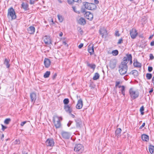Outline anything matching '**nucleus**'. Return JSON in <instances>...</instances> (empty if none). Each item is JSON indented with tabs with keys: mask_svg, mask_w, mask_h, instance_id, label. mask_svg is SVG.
<instances>
[{
	"mask_svg": "<svg viewBox=\"0 0 154 154\" xmlns=\"http://www.w3.org/2000/svg\"><path fill=\"white\" fill-rule=\"evenodd\" d=\"M132 56L131 54H127L126 57H124L122 61L123 62H125L126 63V65H127V63L128 61H130V64H132Z\"/></svg>",
	"mask_w": 154,
	"mask_h": 154,
	"instance_id": "0eeeda50",
	"label": "nucleus"
},
{
	"mask_svg": "<svg viewBox=\"0 0 154 154\" xmlns=\"http://www.w3.org/2000/svg\"><path fill=\"white\" fill-rule=\"evenodd\" d=\"M35 30V27L32 26L29 27L27 29L28 32L30 34H33Z\"/></svg>",
	"mask_w": 154,
	"mask_h": 154,
	"instance_id": "6ab92c4d",
	"label": "nucleus"
},
{
	"mask_svg": "<svg viewBox=\"0 0 154 154\" xmlns=\"http://www.w3.org/2000/svg\"><path fill=\"white\" fill-rule=\"evenodd\" d=\"M129 93L131 98L133 100L137 98L139 95V92L133 88H131L129 89Z\"/></svg>",
	"mask_w": 154,
	"mask_h": 154,
	"instance_id": "f03ea898",
	"label": "nucleus"
},
{
	"mask_svg": "<svg viewBox=\"0 0 154 154\" xmlns=\"http://www.w3.org/2000/svg\"><path fill=\"white\" fill-rule=\"evenodd\" d=\"M122 130L120 128H117L115 131V135L117 138H119L121 136V133Z\"/></svg>",
	"mask_w": 154,
	"mask_h": 154,
	"instance_id": "412c9836",
	"label": "nucleus"
},
{
	"mask_svg": "<svg viewBox=\"0 0 154 154\" xmlns=\"http://www.w3.org/2000/svg\"><path fill=\"white\" fill-rule=\"evenodd\" d=\"M8 18L11 17L12 20L15 19L16 18L14 10L12 7L10 8L8 10Z\"/></svg>",
	"mask_w": 154,
	"mask_h": 154,
	"instance_id": "20e7f679",
	"label": "nucleus"
},
{
	"mask_svg": "<svg viewBox=\"0 0 154 154\" xmlns=\"http://www.w3.org/2000/svg\"><path fill=\"white\" fill-rule=\"evenodd\" d=\"M57 76V74L56 73L53 76L52 79H54Z\"/></svg>",
	"mask_w": 154,
	"mask_h": 154,
	"instance_id": "6e6d98bb",
	"label": "nucleus"
},
{
	"mask_svg": "<svg viewBox=\"0 0 154 154\" xmlns=\"http://www.w3.org/2000/svg\"><path fill=\"white\" fill-rule=\"evenodd\" d=\"M72 122L71 121H69L67 124V126L68 127H69L70 125H72Z\"/></svg>",
	"mask_w": 154,
	"mask_h": 154,
	"instance_id": "3c124183",
	"label": "nucleus"
},
{
	"mask_svg": "<svg viewBox=\"0 0 154 154\" xmlns=\"http://www.w3.org/2000/svg\"><path fill=\"white\" fill-rule=\"evenodd\" d=\"M64 108L65 111L69 113H71L72 112V108L69 105H65Z\"/></svg>",
	"mask_w": 154,
	"mask_h": 154,
	"instance_id": "aec40b11",
	"label": "nucleus"
},
{
	"mask_svg": "<svg viewBox=\"0 0 154 154\" xmlns=\"http://www.w3.org/2000/svg\"><path fill=\"white\" fill-rule=\"evenodd\" d=\"M81 11L82 12L84 13V12H85V8H82L81 9Z\"/></svg>",
	"mask_w": 154,
	"mask_h": 154,
	"instance_id": "5fc2aeb1",
	"label": "nucleus"
},
{
	"mask_svg": "<svg viewBox=\"0 0 154 154\" xmlns=\"http://www.w3.org/2000/svg\"><path fill=\"white\" fill-rule=\"evenodd\" d=\"M75 126H73L72 127V128H80L81 127V126L82 125V122L80 119H78L75 120Z\"/></svg>",
	"mask_w": 154,
	"mask_h": 154,
	"instance_id": "ddd939ff",
	"label": "nucleus"
},
{
	"mask_svg": "<svg viewBox=\"0 0 154 154\" xmlns=\"http://www.w3.org/2000/svg\"><path fill=\"white\" fill-rule=\"evenodd\" d=\"M130 34L131 37L133 38H135L137 35V32L136 30L135 29H132L130 31Z\"/></svg>",
	"mask_w": 154,
	"mask_h": 154,
	"instance_id": "9b49d317",
	"label": "nucleus"
},
{
	"mask_svg": "<svg viewBox=\"0 0 154 154\" xmlns=\"http://www.w3.org/2000/svg\"><path fill=\"white\" fill-rule=\"evenodd\" d=\"M63 44L65 45H67V46H68V45L65 41L63 42Z\"/></svg>",
	"mask_w": 154,
	"mask_h": 154,
	"instance_id": "680f3d73",
	"label": "nucleus"
},
{
	"mask_svg": "<svg viewBox=\"0 0 154 154\" xmlns=\"http://www.w3.org/2000/svg\"><path fill=\"white\" fill-rule=\"evenodd\" d=\"M44 63L45 67L48 68L50 65L51 62L49 59L46 58L44 60Z\"/></svg>",
	"mask_w": 154,
	"mask_h": 154,
	"instance_id": "5701e85b",
	"label": "nucleus"
},
{
	"mask_svg": "<svg viewBox=\"0 0 154 154\" xmlns=\"http://www.w3.org/2000/svg\"><path fill=\"white\" fill-rule=\"evenodd\" d=\"M26 122V121H24L23 122H22L20 124V125L21 126H23L25 124Z\"/></svg>",
	"mask_w": 154,
	"mask_h": 154,
	"instance_id": "de8ad7c7",
	"label": "nucleus"
},
{
	"mask_svg": "<svg viewBox=\"0 0 154 154\" xmlns=\"http://www.w3.org/2000/svg\"><path fill=\"white\" fill-rule=\"evenodd\" d=\"M145 123H143L142 125L140 127L139 129H141L143 127L145 126Z\"/></svg>",
	"mask_w": 154,
	"mask_h": 154,
	"instance_id": "09e8293b",
	"label": "nucleus"
},
{
	"mask_svg": "<svg viewBox=\"0 0 154 154\" xmlns=\"http://www.w3.org/2000/svg\"><path fill=\"white\" fill-rule=\"evenodd\" d=\"M21 5V8L23 9L25 11L29 10V5L27 3L23 2Z\"/></svg>",
	"mask_w": 154,
	"mask_h": 154,
	"instance_id": "a211bd4d",
	"label": "nucleus"
},
{
	"mask_svg": "<svg viewBox=\"0 0 154 154\" xmlns=\"http://www.w3.org/2000/svg\"><path fill=\"white\" fill-rule=\"evenodd\" d=\"M123 42V40L122 38H121L119 39L118 42H117V44H120L122 43V42Z\"/></svg>",
	"mask_w": 154,
	"mask_h": 154,
	"instance_id": "79ce46f5",
	"label": "nucleus"
},
{
	"mask_svg": "<svg viewBox=\"0 0 154 154\" xmlns=\"http://www.w3.org/2000/svg\"><path fill=\"white\" fill-rule=\"evenodd\" d=\"M88 51L90 54L91 55L93 54L94 53V46L92 45L91 46L89 45L88 48Z\"/></svg>",
	"mask_w": 154,
	"mask_h": 154,
	"instance_id": "b1692460",
	"label": "nucleus"
},
{
	"mask_svg": "<svg viewBox=\"0 0 154 154\" xmlns=\"http://www.w3.org/2000/svg\"><path fill=\"white\" fill-rule=\"evenodd\" d=\"M116 61L114 59L112 60H110L109 63V67L111 69H114L116 66Z\"/></svg>",
	"mask_w": 154,
	"mask_h": 154,
	"instance_id": "2eb2a0df",
	"label": "nucleus"
},
{
	"mask_svg": "<svg viewBox=\"0 0 154 154\" xmlns=\"http://www.w3.org/2000/svg\"><path fill=\"white\" fill-rule=\"evenodd\" d=\"M94 2L96 4H98L99 3L98 1L97 0H94Z\"/></svg>",
	"mask_w": 154,
	"mask_h": 154,
	"instance_id": "13d9d810",
	"label": "nucleus"
},
{
	"mask_svg": "<svg viewBox=\"0 0 154 154\" xmlns=\"http://www.w3.org/2000/svg\"><path fill=\"white\" fill-rule=\"evenodd\" d=\"M87 64L88 66L90 67L91 69H92L94 70L96 67V65L94 64H91L89 63L88 62L87 63Z\"/></svg>",
	"mask_w": 154,
	"mask_h": 154,
	"instance_id": "c756f323",
	"label": "nucleus"
},
{
	"mask_svg": "<svg viewBox=\"0 0 154 154\" xmlns=\"http://www.w3.org/2000/svg\"><path fill=\"white\" fill-rule=\"evenodd\" d=\"M69 101V99L68 98L65 99L63 101L64 103L66 105L68 103Z\"/></svg>",
	"mask_w": 154,
	"mask_h": 154,
	"instance_id": "58836bf2",
	"label": "nucleus"
},
{
	"mask_svg": "<svg viewBox=\"0 0 154 154\" xmlns=\"http://www.w3.org/2000/svg\"><path fill=\"white\" fill-rule=\"evenodd\" d=\"M120 83V82L119 81H116V82L115 87H118L119 86V85Z\"/></svg>",
	"mask_w": 154,
	"mask_h": 154,
	"instance_id": "a19ab883",
	"label": "nucleus"
},
{
	"mask_svg": "<svg viewBox=\"0 0 154 154\" xmlns=\"http://www.w3.org/2000/svg\"><path fill=\"white\" fill-rule=\"evenodd\" d=\"M43 39L45 43L47 45L52 44L51 38L50 36L45 35L43 37Z\"/></svg>",
	"mask_w": 154,
	"mask_h": 154,
	"instance_id": "1a4fd4ad",
	"label": "nucleus"
},
{
	"mask_svg": "<svg viewBox=\"0 0 154 154\" xmlns=\"http://www.w3.org/2000/svg\"><path fill=\"white\" fill-rule=\"evenodd\" d=\"M11 121V119L10 118H7L6 119L4 122L5 124L8 125L9 124Z\"/></svg>",
	"mask_w": 154,
	"mask_h": 154,
	"instance_id": "f704fd0d",
	"label": "nucleus"
},
{
	"mask_svg": "<svg viewBox=\"0 0 154 154\" xmlns=\"http://www.w3.org/2000/svg\"><path fill=\"white\" fill-rule=\"evenodd\" d=\"M150 59L151 60H153L154 59V57L152 54H150L149 55Z\"/></svg>",
	"mask_w": 154,
	"mask_h": 154,
	"instance_id": "a18cd8bd",
	"label": "nucleus"
},
{
	"mask_svg": "<svg viewBox=\"0 0 154 154\" xmlns=\"http://www.w3.org/2000/svg\"><path fill=\"white\" fill-rule=\"evenodd\" d=\"M149 152L151 154H154V146L150 145L149 146Z\"/></svg>",
	"mask_w": 154,
	"mask_h": 154,
	"instance_id": "cd10ccee",
	"label": "nucleus"
},
{
	"mask_svg": "<svg viewBox=\"0 0 154 154\" xmlns=\"http://www.w3.org/2000/svg\"><path fill=\"white\" fill-rule=\"evenodd\" d=\"M10 60L5 58V60L4 64L5 65L7 68H9L10 67V65L9 64Z\"/></svg>",
	"mask_w": 154,
	"mask_h": 154,
	"instance_id": "c85d7f7f",
	"label": "nucleus"
},
{
	"mask_svg": "<svg viewBox=\"0 0 154 154\" xmlns=\"http://www.w3.org/2000/svg\"><path fill=\"white\" fill-rule=\"evenodd\" d=\"M150 45L151 46H154V41H152L151 42Z\"/></svg>",
	"mask_w": 154,
	"mask_h": 154,
	"instance_id": "4d7b16f0",
	"label": "nucleus"
},
{
	"mask_svg": "<svg viewBox=\"0 0 154 154\" xmlns=\"http://www.w3.org/2000/svg\"><path fill=\"white\" fill-rule=\"evenodd\" d=\"M72 8H73V10H74V11L75 12H77V11H76V8H75V7H72Z\"/></svg>",
	"mask_w": 154,
	"mask_h": 154,
	"instance_id": "bf43d9fd",
	"label": "nucleus"
},
{
	"mask_svg": "<svg viewBox=\"0 0 154 154\" xmlns=\"http://www.w3.org/2000/svg\"><path fill=\"white\" fill-rule=\"evenodd\" d=\"M134 66L136 67L140 68L141 67V64L138 62L137 60L134 61L133 63Z\"/></svg>",
	"mask_w": 154,
	"mask_h": 154,
	"instance_id": "bb28decb",
	"label": "nucleus"
},
{
	"mask_svg": "<svg viewBox=\"0 0 154 154\" xmlns=\"http://www.w3.org/2000/svg\"><path fill=\"white\" fill-rule=\"evenodd\" d=\"M31 102L34 104L36 98V95L34 92H32L30 94V95Z\"/></svg>",
	"mask_w": 154,
	"mask_h": 154,
	"instance_id": "dca6fc26",
	"label": "nucleus"
},
{
	"mask_svg": "<svg viewBox=\"0 0 154 154\" xmlns=\"http://www.w3.org/2000/svg\"><path fill=\"white\" fill-rule=\"evenodd\" d=\"M62 120V118L57 116H55L54 117V122L56 128H58L60 127L61 124L60 121Z\"/></svg>",
	"mask_w": 154,
	"mask_h": 154,
	"instance_id": "7ed1b4c3",
	"label": "nucleus"
},
{
	"mask_svg": "<svg viewBox=\"0 0 154 154\" xmlns=\"http://www.w3.org/2000/svg\"><path fill=\"white\" fill-rule=\"evenodd\" d=\"M146 77L147 79L149 80L151 79L152 77V75L151 73H147L146 74Z\"/></svg>",
	"mask_w": 154,
	"mask_h": 154,
	"instance_id": "72a5a7b5",
	"label": "nucleus"
},
{
	"mask_svg": "<svg viewBox=\"0 0 154 154\" xmlns=\"http://www.w3.org/2000/svg\"><path fill=\"white\" fill-rule=\"evenodd\" d=\"M50 74V71H47L44 74V77L45 78H47L49 77Z\"/></svg>",
	"mask_w": 154,
	"mask_h": 154,
	"instance_id": "473e14b6",
	"label": "nucleus"
},
{
	"mask_svg": "<svg viewBox=\"0 0 154 154\" xmlns=\"http://www.w3.org/2000/svg\"><path fill=\"white\" fill-rule=\"evenodd\" d=\"M153 89L152 88L149 91V93H152V92H153Z\"/></svg>",
	"mask_w": 154,
	"mask_h": 154,
	"instance_id": "e2e57ef3",
	"label": "nucleus"
},
{
	"mask_svg": "<svg viewBox=\"0 0 154 154\" xmlns=\"http://www.w3.org/2000/svg\"><path fill=\"white\" fill-rule=\"evenodd\" d=\"M78 23L82 25H84L86 23V21L85 19L82 17H81L78 20Z\"/></svg>",
	"mask_w": 154,
	"mask_h": 154,
	"instance_id": "a878e982",
	"label": "nucleus"
},
{
	"mask_svg": "<svg viewBox=\"0 0 154 154\" xmlns=\"http://www.w3.org/2000/svg\"><path fill=\"white\" fill-rule=\"evenodd\" d=\"M119 72L121 75H124L126 73L127 71L128 66L126 65L125 63L122 61L119 66Z\"/></svg>",
	"mask_w": 154,
	"mask_h": 154,
	"instance_id": "f257e3e1",
	"label": "nucleus"
},
{
	"mask_svg": "<svg viewBox=\"0 0 154 154\" xmlns=\"http://www.w3.org/2000/svg\"><path fill=\"white\" fill-rule=\"evenodd\" d=\"M83 46V43L80 44L78 46V48H81Z\"/></svg>",
	"mask_w": 154,
	"mask_h": 154,
	"instance_id": "8fccbe9b",
	"label": "nucleus"
},
{
	"mask_svg": "<svg viewBox=\"0 0 154 154\" xmlns=\"http://www.w3.org/2000/svg\"><path fill=\"white\" fill-rule=\"evenodd\" d=\"M118 88H121L120 89V91L121 92L122 94L124 96H125V87L124 85H119L118 86Z\"/></svg>",
	"mask_w": 154,
	"mask_h": 154,
	"instance_id": "4be33fe9",
	"label": "nucleus"
},
{
	"mask_svg": "<svg viewBox=\"0 0 154 154\" xmlns=\"http://www.w3.org/2000/svg\"><path fill=\"white\" fill-rule=\"evenodd\" d=\"M19 140H16L15 143L16 144H18L19 143Z\"/></svg>",
	"mask_w": 154,
	"mask_h": 154,
	"instance_id": "052dcab7",
	"label": "nucleus"
},
{
	"mask_svg": "<svg viewBox=\"0 0 154 154\" xmlns=\"http://www.w3.org/2000/svg\"><path fill=\"white\" fill-rule=\"evenodd\" d=\"M74 2H78V3H80L81 2V0H72Z\"/></svg>",
	"mask_w": 154,
	"mask_h": 154,
	"instance_id": "603ef678",
	"label": "nucleus"
},
{
	"mask_svg": "<svg viewBox=\"0 0 154 154\" xmlns=\"http://www.w3.org/2000/svg\"><path fill=\"white\" fill-rule=\"evenodd\" d=\"M2 131H4V130L7 128V127L5 126H4L3 125H2Z\"/></svg>",
	"mask_w": 154,
	"mask_h": 154,
	"instance_id": "37998d69",
	"label": "nucleus"
},
{
	"mask_svg": "<svg viewBox=\"0 0 154 154\" xmlns=\"http://www.w3.org/2000/svg\"><path fill=\"white\" fill-rule=\"evenodd\" d=\"M100 77V75L98 73H96L93 78V79L94 80H96L98 79Z\"/></svg>",
	"mask_w": 154,
	"mask_h": 154,
	"instance_id": "7c9ffc66",
	"label": "nucleus"
},
{
	"mask_svg": "<svg viewBox=\"0 0 154 154\" xmlns=\"http://www.w3.org/2000/svg\"><path fill=\"white\" fill-rule=\"evenodd\" d=\"M152 70V68L151 66H149L148 67V71L149 72H151Z\"/></svg>",
	"mask_w": 154,
	"mask_h": 154,
	"instance_id": "c03bdc74",
	"label": "nucleus"
},
{
	"mask_svg": "<svg viewBox=\"0 0 154 154\" xmlns=\"http://www.w3.org/2000/svg\"><path fill=\"white\" fill-rule=\"evenodd\" d=\"M144 110V108L143 106H142L140 109V111L141 113V114L142 115H143L144 114L143 111Z\"/></svg>",
	"mask_w": 154,
	"mask_h": 154,
	"instance_id": "4c0bfd02",
	"label": "nucleus"
},
{
	"mask_svg": "<svg viewBox=\"0 0 154 154\" xmlns=\"http://www.w3.org/2000/svg\"><path fill=\"white\" fill-rule=\"evenodd\" d=\"M70 114H71V117H72L73 118H74L75 116L74 115L72 114L71 113H70Z\"/></svg>",
	"mask_w": 154,
	"mask_h": 154,
	"instance_id": "338daca9",
	"label": "nucleus"
},
{
	"mask_svg": "<svg viewBox=\"0 0 154 154\" xmlns=\"http://www.w3.org/2000/svg\"><path fill=\"white\" fill-rule=\"evenodd\" d=\"M131 72L132 74L134 76H137L138 75V71L136 70H133L131 71Z\"/></svg>",
	"mask_w": 154,
	"mask_h": 154,
	"instance_id": "2f4dec72",
	"label": "nucleus"
},
{
	"mask_svg": "<svg viewBox=\"0 0 154 154\" xmlns=\"http://www.w3.org/2000/svg\"><path fill=\"white\" fill-rule=\"evenodd\" d=\"M141 138L143 141H148L149 140V137L148 135L145 134L142 135Z\"/></svg>",
	"mask_w": 154,
	"mask_h": 154,
	"instance_id": "393cba45",
	"label": "nucleus"
},
{
	"mask_svg": "<svg viewBox=\"0 0 154 154\" xmlns=\"http://www.w3.org/2000/svg\"><path fill=\"white\" fill-rule=\"evenodd\" d=\"M118 51L117 50H114L112 51V54L114 56H116L118 54Z\"/></svg>",
	"mask_w": 154,
	"mask_h": 154,
	"instance_id": "c9c22d12",
	"label": "nucleus"
},
{
	"mask_svg": "<svg viewBox=\"0 0 154 154\" xmlns=\"http://www.w3.org/2000/svg\"><path fill=\"white\" fill-rule=\"evenodd\" d=\"M63 35V33L62 32H61L59 34V36H62Z\"/></svg>",
	"mask_w": 154,
	"mask_h": 154,
	"instance_id": "69168bd1",
	"label": "nucleus"
},
{
	"mask_svg": "<svg viewBox=\"0 0 154 154\" xmlns=\"http://www.w3.org/2000/svg\"><path fill=\"white\" fill-rule=\"evenodd\" d=\"M57 17L59 21L60 22H62L63 20V18L61 16L58 15Z\"/></svg>",
	"mask_w": 154,
	"mask_h": 154,
	"instance_id": "e433bc0d",
	"label": "nucleus"
},
{
	"mask_svg": "<svg viewBox=\"0 0 154 154\" xmlns=\"http://www.w3.org/2000/svg\"><path fill=\"white\" fill-rule=\"evenodd\" d=\"M58 1L60 3H61V1H60V0H58Z\"/></svg>",
	"mask_w": 154,
	"mask_h": 154,
	"instance_id": "774afa93",
	"label": "nucleus"
},
{
	"mask_svg": "<svg viewBox=\"0 0 154 154\" xmlns=\"http://www.w3.org/2000/svg\"><path fill=\"white\" fill-rule=\"evenodd\" d=\"M84 5L85 8L90 10H94L96 7L95 4L88 2L85 3V4H84Z\"/></svg>",
	"mask_w": 154,
	"mask_h": 154,
	"instance_id": "423d86ee",
	"label": "nucleus"
},
{
	"mask_svg": "<svg viewBox=\"0 0 154 154\" xmlns=\"http://www.w3.org/2000/svg\"><path fill=\"white\" fill-rule=\"evenodd\" d=\"M115 35L116 36H120V34L119 33V31H116L115 33Z\"/></svg>",
	"mask_w": 154,
	"mask_h": 154,
	"instance_id": "49530a36",
	"label": "nucleus"
},
{
	"mask_svg": "<svg viewBox=\"0 0 154 154\" xmlns=\"http://www.w3.org/2000/svg\"><path fill=\"white\" fill-rule=\"evenodd\" d=\"M84 16L86 18L90 20H91L93 17V14L89 12H86Z\"/></svg>",
	"mask_w": 154,
	"mask_h": 154,
	"instance_id": "4468645a",
	"label": "nucleus"
},
{
	"mask_svg": "<svg viewBox=\"0 0 154 154\" xmlns=\"http://www.w3.org/2000/svg\"><path fill=\"white\" fill-rule=\"evenodd\" d=\"M38 0H30V4L32 5L35 3V2L37 1Z\"/></svg>",
	"mask_w": 154,
	"mask_h": 154,
	"instance_id": "ea45409f",
	"label": "nucleus"
},
{
	"mask_svg": "<svg viewBox=\"0 0 154 154\" xmlns=\"http://www.w3.org/2000/svg\"><path fill=\"white\" fill-rule=\"evenodd\" d=\"M4 135L3 134H2V135L1 138H0L2 140V141L3 140V138H4Z\"/></svg>",
	"mask_w": 154,
	"mask_h": 154,
	"instance_id": "864d4df0",
	"label": "nucleus"
},
{
	"mask_svg": "<svg viewBox=\"0 0 154 154\" xmlns=\"http://www.w3.org/2000/svg\"><path fill=\"white\" fill-rule=\"evenodd\" d=\"M84 148L83 145L81 144H76L74 148V150L76 152L80 154L82 152L84 151Z\"/></svg>",
	"mask_w": 154,
	"mask_h": 154,
	"instance_id": "39448f33",
	"label": "nucleus"
},
{
	"mask_svg": "<svg viewBox=\"0 0 154 154\" xmlns=\"http://www.w3.org/2000/svg\"><path fill=\"white\" fill-rule=\"evenodd\" d=\"M54 144V142L53 138H48L45 141V145L47 146L52 147Z\"/></svg>",
	"mask_w": 154,
	"mask_h": 154,
	"instance_id": "6e6552de",
	"label": "nucleus"
},
{
	"mask_svg": "<svg viewBox=\"0 0 154 154\" xmlns=\"http://www.w3.org/2000/svg\"><path fill=\"white\" fill-rule=\"evenodd\" d=\"M83 106V102L81 99L79 100L77 102L76 107L77 109H81Z\"/></svg>",
	"mask_w": 154,
	"mask_h": 154,
	"instance_id": "f3484780",
	"label": "nucleus"
},
{
	"mask_svg": "<svg viewBox=\"0 0 154 154\" xmlns=\"http://www.w3.org/2000/svg\"><path fill=\"white\" fill-rule=\"evenodd\" d=\"M153 35H151L149 38V39H151L153 37Z\"/></svg>",
	"mask_w": 154,
	"mask_h": 154,
	"instance_id": "0e129e2a",
	"label": "nucleus"
},
{
	"mask_svg": "<svg viewBox=\"0 0 154 154\" xmlns=\"http://www.w3.org/2000/svg\"><path fill=\"white\" fill-rule=\"evenodd\" d=\"M100 34L102 35L103 38H106L107 35V31L104 27L100 28L99 30Z\"/></svg>",
	"mask_w": 154,
	"mask_h": 154,
	"instance_id": "9d476101",
	"label": "nucleus"
},
{
	"mask_svg": "<svg viewBox=\"0 0 154 154\" xmlns=\"http://www.w3.org/2000/svg\"><path fill=\"white\" fill-rule=\"evenodd\" d=\"M61 135L63 138L65 139H69L70 137L71 134L69 132L63 131L61 133Z\"/></svg>",
	"mask_w": 154,
	"mask_h": 154,
	"instance_id": "f8f14e48",
	"label": "nucleus"
}]
</instances>
